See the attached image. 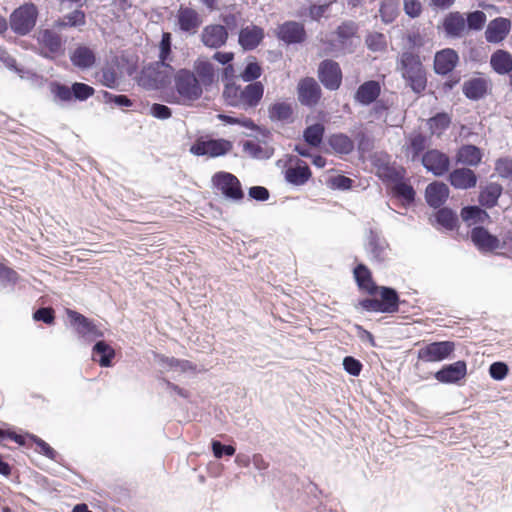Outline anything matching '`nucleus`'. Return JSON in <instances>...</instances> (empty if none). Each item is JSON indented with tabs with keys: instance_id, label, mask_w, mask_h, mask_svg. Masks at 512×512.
Segmentation results:
<instances>
[{
	"instance_id": "nucleus-1",
	"label": "nucleus",
	"mask_w": 512,
	"mask_h": 512,
	"mask_svg": "<svg viewBox=\"0 0 512 512\" xmlns=\"http://www.w3.org/2000/svg\"><path fill=\"white\" fill-rule=\"evenodd\" d=\"M366 291L368 295L354 304L357 312L393 314L399 311L400 299L397 290Z\"/></svg>"
},
{
	"instance_id": "nucleus-2",
	"label": "nucleus",
	"mask_w": 512,
	"mask_h": 512,
	"mask_svg": "<svg viewBox=\"0 0 512 512\" xmlns=\"http://www.w3.org/2000/svg\"><path fill=\"white\" fill-rule=\"evenodd\" d=\"M264 94V86L261 82H253L245 87L235 83H227L223 90L225 103L243 110L255 108Z\"/></svg>"
},
{
	"instance_id": "nucleus-3",
	"label": "nucleus",
	"mask_w": 512,
	"mask_h": 512,
	"mask_svg": "<svg viewBox=\"0 0 512 512\" xmlns=\"http://www.w3.org/2000/svg\"><path fill=\"white\" fill-rule=\"evenodd\" d=\"M397 70L413 92L419 94L425 90L426 72L419 55L410 51L403 52L398 58Z\"/></svg>"
},
{
	"instance_id": "nucleus-4",
	"label": "nucleus",
	"mask_w": 512,
	"mask_h": 512,
	"mask_svg": "<svg viewBox=\"0 0 512 512\" xmlns=\"http://www.w3.org/2000/svg\"><path fill=\"white\" fill-rule=\"evenodd\" d=\"M175 88L179 95V102L188 103L198 100L202 95V85L195 73L180 69L174 76Z\"/></svg>"
},
{
	"instance_id": "nucleus-5",
	"label": "nucleus",
	"mask_w": 512,
	"mask_h": 512,
	"mask_svg": "<svg viewBox=\"0 0 512 512\" xmlns=\"http://www.w3.org/2000/svg\"><path fill=\"white\" fill-rule=\"evenodd\" d=\"M173 72L170 64L156 61L142 70L139 83L147 89H159L170 83Z\"/></svg>"
},
{
	"instance_id": "nucleus-6",
	"label": "nucleus",
	"mask_w": 512,
	"mask_h": 512,
	"mask_svg": "<svg viewBox=\"0 0 512 512\" xmlns=\"http://www.w3.org/2000/svg\"><path fill=\"white\" fill-rule=\"evenodd\" d=\"M233 148L231 141L199 137L190 147V152L196 156L220 157L229 153Z\"/></svg>"
},
{
	"instance_id": "nucleus-7",
	"label": "nucleus",
	"mask_w": 512,
	"mask_h": 512,
	"mask_svg": "<svg viewBox=\"0 0 512 512\" xmlns=\"http://www.w3.org/2000/svg\"><path fill=\"white\" fill-rule=\"evenodd\" d=\"M37 16V7L33 3H26L11 14L10 27L15 33L26 35L34 28Z\"/></svg>"
},
{
	"instance_id": "nucleus-8",
	"label": "nucleus",
	"mask_w": 512,
	"mask_h": 512,
	"mask_svg": "<svg viewBox=\"0 0 512 512\" xmlns=\"http://www.w3.org/2000/svg\"><path fill=\"white\" fill-rule=\"evenodd\" d=\"M454 350L453 341H435L420 348L417 358L424 362H441L448 359Z\"/></svg>"
},
{
	"instance_id": "nucleus-9",
	"label": "nucleus",
	"mask_w": 512,
	"mask_h": 512,
	"mask_svg": "<svg viewBox=\"0 0 512 512\" xmlns=\"http://www.w3.org/2000/svg\"><path fill=\"white\" fill-rule=\"evenodd\" d=\"M38 44L41 47V54L49 59H53L64 52L61 35L53 29H43L37 35Z\"/></svg>"
},
{
	"instance_id": "nucleus-10",
	"label": "nucleus",
	"mask_w": 512,
	"mask_h": 512,
	"mask_svg": "<svg viewBox=\"0 0 512 512\" xmlns=\"http://www.w3.org/2000/svg\"><path fill=\"white\" fill-rule=\"evenodd\" d=\"M67 316L80 337L89 341L103 337V332L98 329L94 322L81 313L67 309Z\"/></svg>"
},
{
	"instance_id": "nucleus-11",
	"label": "nucleus",
	"mask_w": 512,
	"mask_h": 512,
	"mask_svg": "<svg viewBox=\"0 0 512 512\" xmlns=\"http://www.w3.org/2000/svg\"><path fill=\"white\" fill-rule=\"evenodd\" d=\"M318 78L328 90H337L342 82V71L339 64L333 60H324L318 67Z\"/></svg>"
},
{
	"instance_id": "nucleus-12",
	"label": "nucleus",
	"mask_w": 512,
	"mask_h": 512,
	"mask_svg": "<svg viewBox=\"0 0 512 512\" xmlns=\"http://www.w3.org/2000/svg\"><path fill=\"white\" fill-rule=\"evenodd\" d=\"M322 95V90L317 81L312 77H305L297 84L298 101L308 107H314L318 104Z\"/></svg>"
},
{
	"instance_id": "nucleus-13",
	"label": "nucleus",
	"mask_w": 512,
	"mask_h": 512,
	"mask_svg": "<svg viewBox=\"0 0 512 512\" xmlns=\"http://www.w3.org/2000/svg\"><path fill=\"white\" fill-rule=\"evenodd\" d=\"M421 162L427 171L438 177L443 176L450 169L448 155L437 149L426 151L421 157Z\"/></svg>"
},
{
	"instance_id": "nucleus-14",
	"label": "nucleus",
	"mask_w": 512,
	"mask_h": 512,
	"mask_svg": "<svg viewBox=\"0 0 512 512\" xmlns=\"http://www.w3.org/2000/svg\"><path fill=\"white\" fill-rule=\"evenodd\" d=\"M213 182L217 189L228 198L240 200L244 196L239 180L231 173L219 172L214 175Z\"/></svg>"
},
{
	"instance_id": "nucleus-15",
	"label": "nucleus",
	"mask_w": 512,
	"mask_h": 512,
	"mask_svg": "<svg viewBox=\"0 0 512 512\" xmlns=\"http://www.w3.org/2000/svg\"><path fill=\"white\" fill-rule=\"evenodd\" d=\"M467 375V364L464 360L445 364L437 372L435 379L442 384H457Z\"/></svg>"
},
{
	"instance_id": "nucleus-16",
	"label": "nucleus",
	"mask_w": 512,
	"mask_h": 512,
	"mask_svg": "<svg viewBox=\"0 0 512 512\" xmlns=\"http://www.w3.org/2000/svg\"><path fill=\"white\" fill-rule=\"evenodd\" d=\"M470 238L481 252H496L500 250V239L482 226L474 227L471 230Z\"/></svg>"
},
{
	"instance_id": "nucleus-17",
	"label": "nucleus",
	"mask_w": 512,
	"mask_h": 512,
	"mask_svg": "<svg viewBox=\"0 0 512 512\" xmlns=\"http://www.w3.org/2000/svg\"><path fill=\"white\" fill-rule=\"evenodd\" d=\"M177 25L179 29L187 34H195L202 24L200 14L193 8L180 6L177 14Z\"/></svg>"
},
{
	"instance_id": "nucleus-18",
	"label": "nucleus",
	"mask_w": 512,
	"mask_h": 512,
	"mask_svg": "<svg viewBox=\"0 0 512 512\" xmlns=\"http://www.w3.org/2000/svg\"><path fill=\"white\" fill-rule=\"evenodd\" d=\"M276 35L286 44L302 43L306 38L303 24L296 21H287L279 25Z\"/></svg>"
},
{
	"instance_id": "nucleus-19",
	"label": "nucleus",
	"mask_w": 512,
	"mask_h": 512,
	"mask_svg": "<svg viewBox=\"0 0 512 512\" xmlns=\"http://www.w3.org/2000/svg\"><path fill=\"white\" fill-rule=\"evenodd\" d=\"M511 21L507 18L498 17L491 20L485 31V38L489 43L503 41L510 32Z\"/></svg>"
},
{
	"instance_id": "nucleus-20",
	"label": "nucleus",
	"mask_w": 512,
	"mask_h": 512,
	"mask_svg": "<svg viewBox=\"0 0 512 512\" xmlns=\"http://www.w3.org/2000/svg\"><path fill=\"white\" fill-rule=\"evenodd\" d=\"M458 61L459 56L455 50L443 49L434 57V70L439 75H446L456 67Z\"/></svg>"
},
{
	"instance_id": "nucleus-21",
	"label": "nucleus",
	"mask_w": 512,
	"mask_h": 512,
	"mask_svg": "<svg viewBox=\"0 0 512 512\" xmlns=\"http://www.w3.org/2000/svg\"><path fill=\"white\" fill-rule=\"evenodd\" d=\"M477 175L469 168H457L450 172L449 182L455 189L468 190L477 184Z\"/></svg>"
},
{
	"instance_id": "nucleus-22",
	"label": "nucleus",
	"mask_w": 512,
	"mask_h": 512,
	"mask_svg": "<svg viewBox=\"0 0 512 512\" xmlns=\"http://www.w3.org/2000/svg\"><path fill=\"white\" fill-rule=\"evenodd\" d=\"M228 33L222 25H209L202 31L201 39L205 46L219 48L227 41Z\"/></svg>"
},
{
	"instance_id": "nucleus-23",
	"label": "nucleus",
	"mask_w": 512,
	"mask_h": 512,
	"mask_svg": "<svg viewBox=\"0 0 512 512\" xmlns=\"http://www.w3.org/2000/svg\"><path fill=\"white\" fill-rule=\"evenodd\" d=\"M380 93V83L375 80H369L358 87L354 95V100L361 105L367 106L375 102Z\"/></svg>"
},
{
	"instance_id": "nucleus-24",
	"label": "nucleus",
	"mask_w": 512,
	"mask_h": 512,
	"mask_svg": "<svg viewBox=\"0 0 512 512\" xmlns=\"http://www.w3.org/2000/svg\"><path fill=\"white\" fill-rule=\"evenodd\" d=\"M72 64L82 70L91 68L96 62L93 49L86 45H77L70 53Z\"/></svg>"
},
{
	"instance_id": "nucleus-25",
	"label": "nucleus",
	"mask_w": 512,
	"mask_h": 512,
	"mask_svg": "<svg viewBox=\"0 0 512 512\" xmlns=\"http://www.w3.org/2000/svg\"><path fill=\"white\" fill-rule=\"evenodd\" d=\"M264 38V30L256 25H248L240 30L239 44L245 50L255 49Z\"/></svg>"
},
{
	"instance_id": "nucleus-26",
	"label": "nucleus",
	"mask_w": 512,
	"mask_h": 512,
	"mask_svg": "<svg viewBox=\"0 0 512 512\" xmlns=\"http://www.w3.org/2000/svg\"><path fill=\"white\" fill-rule=\"evenodd\" d=\"M428 140L429 139L421 133L411 134L403 146L406 157L412 162L420 159V155L428 146Z\"/></svg>"
},
{
	"instance_id": "nucleus-27",
	"label": "nucleus",
	"mask_w": 512,
	"mask_h": 512,
	"mask_svg": "<svg viewBox=\"0 0 512 512\" xmlns=\"http://www.w3.org/2000/svg\"><path fill=\"white\" fill-rule=\"evenodd\" d=\"M443 29L450 37H462L466 30V19L464 15L458 11L450 12L443 20Z\"/></svg>"
},
{
	"instance_id": "nucleus-28",
	"label": "nucleus",
	"mask_w": 512,
	"mask_h": 512,
	"mask_svg": "<svg viewBox=\"0 0 512 512\" xmlns=\"http://www.w3.org/2000/svg\"><path fill=\"white\" fill-rule=\"evenodd\" d=\"M449 196V188L445 183L433 182L429 184L425 191L427 203L434 208L440 207Z\"/></svg>"
},
{
	"instance_id": "nucleus-29",
	"label": "nucleus",
	"mask_w": 512,
	"mask_h": 512,
	"mask_svg": "<svg viewBox=\"0 0 512 512\" xmlns=\"http://www.w3.org/2000/svg\"><path fill=\"white\" fill-rule=\"evenodd\" d=\"M311 177V171L308 165L303 161H298L294 167H289L285 171V179L288 183L301 186Z\"/></svg>"
},
{
	"instance_id": "nucleus-30",
	"label": "nucleus",
	"mask_w": 512,
	"mask_h": 512,
	"mask_svg": "<svg viewBox=\"0 0 512 512\" xmlns=\"http://www.w3.org/2000/svg\"><path fill=\"white\" fill-rule=\"evenodd\" d=\"M93 360L101 367H110L115 357L114 349L105 341H97L92 348Z\"/></svg>"
},
{
	"instance_id": "nucleus-31",
	"label": "nucleus",
	"mask_w": 512,
	"mask_h": 512,
	"mask_svg": "<svg viewBox=\"0 0 512 512\" xmlns=\"http://www.w3.org/2000/svg\"><path fill=\"white\" fill-rule=\"evenodd\" d=\"M482 160L481 150L474 145H463L456 154V162L466 166H477Z\"/></svg>"
},
{
	"instance_id": "nucleus-32",
	"label": "nucleus",
	"mask_w": 512,
	"mask_h": 512,
	"mask_svg": "<svg viewBox=\"0 0 512 512\" xmlns=\"http://www.w3.org/2000/svg\"><path fill=\"white\" fill-rule=\"evenodd\" d=\"M268 116L274 122H291L293 116L292 104L285 101L272 103L268 107Z\"/></svg>"
},
{
	"instance_id": "nucleus-33",
	"label": "nucleus",
	"mask_w": 512,
	"mask_h": 512,
	"mask_svg": "<svg viewBox=\"0 0 512 512\" xmlns=\"http://www.w3.org/2000/svg\"><path fill=\"white\" fill-rule=\"evenodd\" d=\"M488 81L484 78H473L463 84V93L471 100H479L485 96Z\"/></svg>"
},
{
	"instance_id": "nucleus-34",
	"label": "nucleus",
	"mask_w": 512,
	"mask_h": 512,
	"mask_svg": "<svg viewBox=\"0 0 512 512\" xmlns=\"http://www.w3.org/2000/svg\"><path fill=\"white\" fill-rule=\"evenodd\" d=\"M502 194V186L498 183L491 182L487 184L479 194V203L486 208L494 207Z\"/></svg>"
},
{
	"instance_id": "nucleus-35",
	"label": "nucleus",
	"mask_w": 512,
	"mask_h": 512,
	"mask_svg": "<svg viewBox=\"0 0 512 512\" xmlns=\"http://www.w3.org/2000/svg\"><path fill=\"white\" fill-rule=\"evenodd\" d=\"M490 64L498 74H508L512 71V56L505 50H497L491 55Z\"/></svg>"
},
{
	"instance_id": "nucleus-36",
	"label": "nucleus",
	"mask_w": 512,
	"mask_h": 512,
	"mask_svg": "<svg viewBox=\"0 0 512 512\" xmlns=\"http://www.w3.org/2000/svg\"><path fill=\"white\" fill-rule=\"evenodd\" d=\"M193 70L201 85L207 86L213 83L215 73L211 62L198 59L194 62Z\"/></svg>"
},
{
	"instance_id": "nucleus-37",
	"label": "nucleus",
	"mask_w": 512,
	"mask_h": 512,
	"mask_svg": "<svg viewBox=\"0 0 512 512\" xmlns=\"http://www.w3.org/2000/svg\"><path fill=\"white\" fill-rule=\"evenodd\" d=\"M86 24V16L82 10L76 9L54 22V28L81 27Z\"/></svg>"
},
{
	"instance_id": "nucleus-38",
	"label": "nucleus",
	"mask_w": 512,
	"mask_h": 512,
	"mask_svg": "<svg viewBox=\"0 0 512 512\" xmlns=\"http://www.w3.org/2000/svg\"><path fill=\"white\" fill-rule=\"evenodd\" d=\"M461 218L468 225L484 224L489 220L488 213L478 206H467L461 210Z\"/></svg>"
},
{
	"instance_id": "nucleus-39",
	"label": "nucleus",
	"mask_w": 512,
	"mask_h": 512,
	"mask_svg": "<svg viewBox=\"0 0 512 512\" xmlns=\"http://www.w3.org/2000/svg\"><path fill=\"white\" fill-rule=\"evenodd\" d=\"M330 147L339 154H349L354 149V143L343 133L332 134L328 139Z\"/></svg>"
},
{
	"instance_id": "nucleus-40",
	"label": "nucleus",
	"mask_w": 512,
	"mask_h": 512,
	"mask_svg": "<svg viewBox=\"0 0 512 512\" xmlns=\"http://www.w3.org/2000/svg\"><path fill=\"white\" fill-rule=\"evenodd\" d=\"M325 132V128L323 124L316 123L313 125L308 126L304 132L303 137L304 140L311 146L317 147L321 144L323 135Z\"/></svg>"
},
{
	"instance_id": "nucleus-41",
	"label": "nucleus",
	"mask_w": 512,
	"mask_h": 512,
	"mask_svg": "<svg viewBox=\"0 0 512 512\" xmlns=\"http://www.w3.org/2000/svg\"><path fill=\"white\" fill-rule=\"evenodd\" d=\"M353 273L359 288H387L386 286L372 285L371 273L363 264H359L355 267Z\"/></svg>"
},
{
	"instance_id": "nucleus-42",
	"label": "nucleus",
	"mask_w": 512,
	"mask_h": 512,
	"mask_svg": "<svg viewBox=\"0 0 512 512\" xmlns=\"http://www.w3.org/2000/svg\"><path fill=\"white\" fill-rule=\"evenodd\" d=\"M451 123V118L447 113H438L428 121L432 134L440 135Z\"/></svg>"
},
{
	"instance_id": "nucleus-43",
	"label": "nucleus",
	"mask_w": 512,
	"mask_h": 512,
	"mask_svg": "<svg viewBox=\"0 0 512 512\" xmlns=\"http://www.w3.org/2000/svg\"><path fill=\"white\" fill-rule=\"evenodd\" d=\"M369 247L374 258L378 261L385 259L387 243L384 239H381L377 234L371 232Z\"/></svg>"
},
{
	"instance_id": "nucleus-44",
	"label": "nucleus",
	"mask_w": 512,
	"mask_h": 512,
	"mask_svg": "<svg viewBox=\"0 0 512 512\" xmlns=\"http://www.w3.org/2000/svg\"><path fill=\"white\" fill-rule=\"evenodd\" d=\"M244 152L250 156L258 159L269 158L272 154V150L267 147H262L260 144L254 141H246L243 146Z\"/></svg>"
},
{
	"instance_id": "nucleus-45",
	"label": "nucleus",
	"mask_w": 512,
	"mask_h": 512,
	"mask_svg": "<svg viewBox=\"0 0 512 512\" xmlns=\"http://www.w3.org/2000/svg\"><path fill=\"white\" fill-rule=\"evenodd\" d=\"M436 221L446 229L452 230L457 221V215L448 208H442L436 213Z\"/></svg>"
},
{
	"instance_id": "nucleus-46",
	"label": "nucleus",
	"mask_w": 512,
	"mask_h": 512,
	"mask_svg": "<svg viewBox=\"0 0 512 512\" xmlns=\"http://www.w3.org/2000/svg\"><path fill=\"white\" fill-rule=\"evenodd\" d=\"M172 37L171 34L165 32L162 34V39L159 44V62H164L165 64H170L172 61L171 56V42Z\"/></svg>"
},
{
	"instance_id": "nucleus-47",
	"label": "nucleus",
	"mask_w": 512,
	"mask_h": 512,
	"mask_svg": "<svg viewBox=\"0 0 512 512\" xmlns=\"http://www.w3.org/2000/svg\"><path fill=\"white\" fill-rule=\"evenodd\" d=\"M29 439L36 444L37 451L50 460H56L58 453L43 439L34 434L27 435Z\"/></svg>"
},
{
	"instance_id": "nucleus-48",
	"label": "nucleus",
	"mask_w": 512,
	"mask_h": 512,
	"mask_svg": "<svg viewBox=\"0 0 512 512\" xmlns=\"http://www.w3.org/2000/svg\"><path fill=\"white\" fill-rule=\"evenodd\" d=\"M97 78L106 87L115 88L118 85V76L112 67L102 68L97 74Z\"/></svg>"
},
{
	"instance_id": "nucleus-49",
	"label": "nucleus",
	"mask_w": 512,
	"mask_h": 512,
	"mask_svg": "<svg viewBox=\"0 0 512 512\" xmlns=\"http://www.w3.org/2000/svg\"><path fill=\"white\" fill-rule=\"evenodd\" d=\"M393 192L397 197L402 198L408 203L414 201L415 191L411 185L405 182H397L393 186Z\"/></svg>"
},
{
	"instance_id": "nucleus-50",
	"label": "nucleus",
	"mask_w": 512,
	"mask_h": 512,
	"mask_svg": "<svg viewBox=\"0 0 512 512\" xmlns=\"http://www.w3.org/2000/svg\"><path fill=\"white\" fill-rule=\"evenodd\" d=\"M466 25L471 30H481L486 22V14L483 11L477 10L467 15Z\"/></svg>"
},
{
	"instance_id": "nucleus-51",
	"label": "nucleus",
	"mask_w": 512,
	"mask_h": 512,
	"mask_svg": "<svg viewBox=\"0 0 512 512\" xmlns=\"http://www.w3.org/2000/svg\"><path fill=\"white\" fill-rule=\"evenodd\" d=\"M212 452L215 458L221 459L224 456H233L236 452V448L232 445H225L218 440H212L211 442Z\"/></svg>"
},
{
	"instance_id": "nucleus-52",
	"label": "nucleus",
	"mask_w": 512,
	"mask_h": 512,
	"mask_svg": "<svg viewBox=\"0 0 512 512\" xmlns=\"http://www.w3.org/2000/svg\"><path fill=\"white\" fill-rule=\"evenodd\" d=\"M495 171L501 178H512V158H499L495 163Z\"/></svg>"
},
{
	"instance_id": "nucleus-53",
	"label": "nucleus",
	"mask_w": 512,
	"mask_h": 512,
	"mask_svg": "<svg viewBox=\"0 0 512 512\" xmlns=\"http://www.w3.org/2000/svg\"><path fill=\"white\" fill-rule=\"evenodd\" d=\"M343 368L349 375L357 377L363 369V364L353 356H345L343 359Z\"/></svg>"
},
{
	"instance_id": "nucleus-54",
	"label": "nucleus",
	"mask_w": 512,
	"mask_h": 512,
	"mask_svg": "<svg viewBox=\"0 0 512 512\" xmlns=\"http://www.w3.org/2000/svg\"><path fill=\"white\" fill-rule=\"evenodd\" d=\"M72 93L75 99L84 101L94 94V89L87 84L76 82L72 85Z\"/></svg>"
},
{
	"instance_id": "nucleus-55",
	"label": "nucleus",
	"mask_w": 512,
	"mask_h": 512,
	"mask_svg": "<svg viewBox=\"0 0 512 512\" xmlns=\"http://www.w3.org/2000/svg\"><path fill=\"white\" fill-rule=\"evenodd\" d=\"M33 319L51 325L55 321L54 310L50 307H41L33 313Z\"/></svg>"
},
{
	"instance_id": "nucleus-56",
	"label": "nucleus",
	"mask_w": 512,
	"mask_h": 512,
	"mask_svg": "<svg viewBox=\"0 0 512 512\" xmlns=\"http://www.w3.org/2000/svg\"><path fill=\"white\" fill-rule=\"evenodd\" d=\"M508 365L504 362H494L489 367V374L491 378L497 381L503 380L508 374Z\"/></svg>"
},
{
	"instance_id": "nucleus-57",
	"label": "nucleus",
	"mask_w": 512,
	"mask_h": 512,
	"mask_svg": "<svg viewBox=\"0 0 512 512\" xmlns=\"http://www.w3.org/2000/svg\"><path fill=\"white\" fill-rule=\"evenodd\" d=\"M261 76V67L256 62H250L241 73V78L246 82L256 80Z\"/></svg>"
},
{
	"instance_id": "nucleus-58",
	"label": "nucleus",
	"mask_w": 512,
	"mask_h": 512,
	"mask_svg": "<svg viewBox=\"0 0 512 512\" xmlns=\"http://www.w3.org/2000/svg\"><path fill=\"white\" fill-rule=\"evenodd\" d=\"M357 32V26L354 22H344L337 29L338 37L344 41L353 37Z\"/></svg>"
},
{
	"instance_id": "nucleus-59",
	"label": "nucleus",
	"mask_w": 512,
	"mask_h": 512,
	"mask_svg": "<svg viewBox=\"0 0 512 512\" xmlns=\"http://www.w3.org/2000/svg\"><path fill=\"white\" fill-rule=\"evenodd\" d=\"M218 118L227 124H239L245 128L254 129L256 126L254 122L249 118H236L224 114H219Z\"/></svg>"
},
{
	"instance_id": "nucleus-60",
	"label": "nucleus",
	"mask_w": 512,
	"mask_h": 512,
	"mask_svg": "<svg viewBox=\"0 0 512 512\" xmlns=\"http://www.w3.org/2000/svg\"><path fill=\"white\" fill-rule=\"evenodd\" d=\"M404 11L412 17H418L421 13V4L418 0H404Z\"/></svg>"
},
{
	"instance_id": "nucleus-61",
	"label": "nucleus",
	"mask_w": 512,
	"mask_h": 512,
	"mask_svg": "<svg viewBox=\"0 0 512 512\" xmlns=\"http://www.w3.org/2000/svg\"><path fill=\"white\" fill-rule=\"evenodd\" d=\"M500 250L499 254L512 257V229L507 231L500 240Z\"/></svg>"
},
{
	"instance_id": "nucleus-62",
	"label": "nucleus",
	"mask_w": 512,
	"mask_h": 512,
	"mask_svg": "<svg viewBox=\"0 0 512 512\" xmlns=\"http://www.w3.org/2000/svg\"><path fill=\"white\" fill-rule=\"evenodd\" d=\"M53 92L62 101H70L73 97L72 87L70 88L63 84H56Z\"/></svg>"
},
{
	"instance_id": "nucleus-63",
	"label": "nucleus",
	"mask_w": 512,
	"mask_h": 512,
	"mask_svg": "<svg viewBox=\"0 0 512 512\" xmlns=\"http://www.w3.org/2000/svg\"><path fill=\"white\" fill-rule=\"evenodd\" d=\"M151 113L154 117L159 119H167L171 116V110L169 107L163 104H153L151 107Z\"/></svg>"
},
{
	"instance_id": "nucleus-64",
	"label": "nucleus",
	"mask_w": 512,
	"mask_h": 512,
	"mask_svg": "<svg viewBox=\"0 0 512 512\" xmlns=\"http://www.w3.org/2000/svg\"><path fill=\"white\" fill-rule=\"evenodd\" d=\"M380 12L385 22H390L394 19L396 14V8L393 3L384 2L381 5Z\"/></svg>"
}]
</instances>
